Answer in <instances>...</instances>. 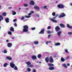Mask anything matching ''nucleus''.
<instances>
[{
    "label": "nucleus",
    "instance_id": "f257e3e1",
    "mask_svg": "<svg viewBox=\"0 0 72 72\" xmlns=\"http://www.w3.org/2000/svg\"><path fill=\"white\" fill-rule=\"evenodd\" d=\"M23 32H27L28 31V26L27 25H25L23 26Z\"/></svg>",
    "mask_w": 72,
    "mask_h": 72
},
{
    "label": "nucleus",
    "instance_id": "f03ea898",
    "mask_svg": "<svg viewBox=\"0 0 72 72\" xmlns=\"http://www.w3.org/2000/svg\"><path fill=\"white\" fill-rule=\"evenodd\" d=\"M25 63L27 65V66L28 67H31V68H32V67H33V65L31 64V63L30 62L28 61L27 62H26Z\"/></svg>",
    "mask_w": 72,
    "mask_h": 72
},
{
    "label": "nucleus",
    "instance_id": "7ed1b4c3",
    "mask_svg": "<svg viewBox=\"0 0 72 72\" xmlns=\"http://www.w3.org/2000/svg\"><path fill=\"white\" fill-rule=\"evenodd\" d=\"M57 6L60 9H63L64 8V6L62 4H59L57 5Z\"/></svg>",
    "mask_w": 72,
    "mask_h": 72
},
{
    "label": "nucleus",
    "instance_id": "20e7f679",
    "mask_svg": "<svg viewBox=\"0 0 72 72\" xmlns=\"http://www.w3.org/2000/svg\"><path fill=\"white\" fill-rule=\"evenodd\" d=\"M66 14H64V13H61L60 14V15H59V18H62L63 17H65Z\"/></svg>",
    "mask_w": 72,
    "mask_h": 72
},
{
    "label": "nucleus",
    "instance_id": "39448f33",
    "mask_svg": "<svg viewBox=\"0 0 72 72\" xmlns=\"http://www.w3.org/2000/svg\"><path fill=\"white\" fill-rule=\"evenodd\" d=\"M60 30V27H59L58 26H57L55 28V30L56 32H59Z\"/></svg>",
    "mask_w": 72,
    "mask_h": 72
},
{
    "label": "nucleus",
    "instance_id": "423d86ee",
    "mask_svg": "<svg viewBox=\"0 0 72 72\" xmlns=\"http://www.w3.org/2000/svg\"><path fill=\"white\" fill-rule=\"evenodd\" d=\"M10 66L12 68H13L15 67V64H14L13 62H12L10 63Z\"/></svg>",
    "mask_w": 72,
    "mask_h": 72
},
{
    "label": "nucleus",
    "instance_id": "0eeeda50",
    "mask_svg": "<svg viewBox=\"0 0 72 72\" xmlns=\"http://www.w3.org/2000/svg\"><path fill=\"white\" fill-rule=\"evenodd\" d=\"M49 61L51 63H53L54 62V60H53V58L52 56H50V57Z\"/></svg>",
    "mask_w": 72,
    "mask_h": 72
},
{
    "label": "nucleus",
    "instance_id": "6e6552de",
    "mask_svg": "<svg viewBox=\"0 0 72 72\" xmlns=\"http://www.w3.org/2000/svg\"><path fill=\"white\" fill-rule=\"evenodd\" d=\"M45 29H42V30H41L39 33V34H44Z\"/></svg>",
    "mask_w": 72,
    "mask_h": 72
},
{
    "label": "nucleus",
    "instance_id": "1a4fd4ad",
    "mask_svg": "<svg viewBox=\"0 0 72 72\" xmlns=\"http://www.w3.org/2000/svg\"><path fill=\"white\" fill-rule=\"evenodd\" d=\"M35 4V2L33 1H31L30 2V5H34Z\"/></svg>",
    "mask_w": 72,
    "mask_h": 72
},
{
    "label": "nucleus",
    "instance_id": "9d476101",
    "mask_svg": "<svg viewBox=\"0 0 72 72\" xmlns=\"http://www.w3.org/2000/svg\"><path fill=\"white\" fill-rule=\"evenodd\" d=\"M12 46V44L11 43H8L7 44V46L8 48H11Z\"/></svg>",
    "mask_w": 72,
    "mask_h": 72
},
{
    "label": "nucleus",
    "instance_id": "9b49d317",
    "mask_svg": "<svg viewBox=\"0 0 72 72\" xmlns=\"http://www.w3.org/2000/svg\"><path fill=\"white\" fill-rule=\"evenodd\" d=\"M60 26L61 27V28H65V25L61 23L60 24Z\"/></svg>",
    "mask_w": 72,
    "mask_h": 72
},
{
    "label": "nucleus",
    "instance_id": "f8f14e48",
    "mask_svg": "<svg viewBox=\"0 0 72 72\" xmlns=\"http://www.w3.org/2000/svg\"><path fill=\"white\" fill-rule=\"evenodd\" d=\"M34 9H35V10H38L39 9H40V8L36 6H34Z\"/></svg>",
    "mask_w": 72,
    "mask_h": 72
},
{
    "label": "nucleus",
    "instance_id": "ddd939ff",
    "mask_svg": "<svg viewBox=\"0 0 72 72\" xmlns=\"http://www.w3.org/2000/svg\"><path fill=\"white\" fill-rule=\"evenodd\" d=\"M10 31H12V32H14V29L13 27H11L10 28Z\"/></svg>",
    "mask_w": 72,
    "mask_h": 72
},
{
    "label": "nucleus",
    "instance_id": "4468645a",
    "mask_svg": "<svg viewBox=\"0 0 72 72\" xmlns=\"http://www.w3.org/2000/svg\"><path fill=\"white\" fill-rule=\"evenodd\" d=\"M49 70H53L54 69V68L52 66L49 68Z\"/></svg>",
    "mask_w": 72,
    "mask_h": 72
},
{
    "label": "nucleus",
    "instance_id": "2eb2a0df",
    "mask_svg": "<svg viewBox=\"0 0 72 72\" xmlns=\"http://www.w3.org/2000/svg\"><path fill=\"white\" fill-rule=\"evenodd\" d=\"M9 19L8 18V17L6 19H5V21L6 22V23H8L9 22Z\"/></svg>",
    "mask_w": 72,
    "mask_h": 72
},
{
    "label": "nucleus",
    "instance_id": "dca6fc26",
    "mask_svg": "<svg viewBox=\"0 0 72 72\" xmlns=\"http://www.w3.org/2000/svg\"><path fill=\"white\" fill-rule=\"evenodd\" d=\"M48 66L49 67H53L54 65L53 64H48Z\"/></svg>",
    "mask_w": 72,
    "mask_h": 72
},
{
    "label": "nucleus",
    "instance_id": "f3484780",
    "mask_svg": "<svg viewBox=\"0 0 72 72\" xmlns=\"http://www.w3.org/2000/svg\"><path fill=\"white\" fill-rule=\"evenodd\" d=\"M45 60L46 61V62L47 63H48L49 62V58L48 57H46V58L45 59Z\"/></svg>",
    "mask_w": 72,
    "mask_h": 72
},
{
    "label": "nucleus",
    "instance_id": "a211bd4d",
    "mask_svg": "<svg viewBox=\"0 0 72 72\" xmlns=\"http://www.w3.org/2000/svg\"><path fill=\"white\" fill-rule=\"evenodd\" d=\"M4 18H3V17L2 15H0V21H1V20H3Z\"/></svg>",
    "mask_w": 72,
    "mask_h": 72
},
{
    "label": "nucleus",
    "instance_id": "6ab92c4d",
    "mask_svg": "<svg viewBox=\"0 0 72 72\" xmlns=\"http://www.w3.org/2000/svg\"><path fill=\"white\" fill-rule=\"evenodd\" d=\"M33 43L35 45H37V44H38L39 42L37 41H35L33 42Z\"/></svg>",
    "mask_w": 72,
    "mask_h": 72
},
{
    "label": "nucleus",
    "instance_id": "aec40b11",
    "mask_svg": "<svg viewBox=\"0 0 72 72\" xmlns=\"http://www.w3.org/2000/svg\"><path fill=\"white\" fill-rule=\"evenodd\" d=\"M61 61L64 62L65 61V59L63 57H62L61 58Z\"/></svg>",
    "mask_w": 72,
    "mask_h": 72
},
{
    "label": "nucleus",
    "instance_id": "412c9836",
    "mask_svg": "<svg viewBox=\"0 0 72 72\" xmlns=\"http://www.w3.org/2000/svg\"><path fill=\"white\" fill-rule=\"evenodd\" d=\"M32 59H37V57H36V56L33 55L32 56Z\"/></svg>",
    "mask_w": 72,
    "mask_h": 72
},
{
    "label": "nucleus",
    "instance_id": "4be33fe9",
    "mask_svg": "<svg viewBox=\"0 0 72 72\" xmlns=\"http://www.w3.org/2000/svg\"><path fill=\"white\" fill-rule=\"evenodd\" d=\"M67 27H68V28H70L71 29H72V26H70L69 24H67Z\"/></svg>",
    "mask_w": 72,
    "mask_h": 72
},
{
    "label": "nucleus",
    "instance_id": "5701e85b",
    "mask_svg": "<svg viewBox=\"0 0 72 72\" xmlns=\"http://www.w3.org/2000/svg\"><path fill=\"white\" fill-rule=\"evenodd\" d=\"M6 58L7 59H8V60H12V57H7Z\"/></svg>",
    "mask_w": 72,
    "mask_h": 72
},
{
    "label": "nucleus",
    "instance_id": "b1692460",
    "mask_svg": "<svg viewBox=\"0 0 72 72\" xmlns=\"http://www.w3.org/2000/svg\"><path fill=\"white\" fill-rule=\"evenodd\" d=\"M51 21H53V22H54L55 23H57L58 21L57 20H54L53 19H51Z\"/></svg>",
    "mask_w": 72,
    "mask_h": 72
},
{
    "label": "nucleus",
    "instance_id": "393cba45",
    "mask_svg": "<svg viewBox=\"0 0 72 72\" xmlns=\"http://www.w3.org/2000/svg\"><path fill=\"white\" fill-rule=\"evenodd\" d=\"M62 31H59L57 32V35L58 36H60V34L62 33Z\"/></svg>",
    "mask_w": 72,
    "mask_h": 72
},
{
    "label": "nucleus",
    "instance_id": "a878e982",
    "mask_svg": "<svg viewBox=\"0 0 72 72\" xmlns=\"http://www.w3.org/2000/svg\"><path fill=\"white\" fill-rule=\"evenodd\" d=\"M62 66H64L65 68H67V65L66 64H63Z\"/></svg>",
    "mask_w": 72,
    "mask_h": 72
},
{
    "label": "nucleus",
    "instance_id": "bb28decb",
    "mask_svg": "<svg viewBox=\"0 0 72 72\" xmlns=\"http://www.w3.org/2000/svg\"><path fill=\"white\" fill-rule=\"evenodd\" d=\"M2 15L4 16L6 15V12H3L2 13Z\"/></svg>",
    "mask_w": 72,
    "mask_h": 72
},
{
    "label": "nucleus",
    "instance_id": "cd10ccee",
    "mask_svg": "<svg viewBox=\"0 0 72 72\" xmlns=\"http://www.w3.org/2000/svg\"><path fill=\"white\" fill-rule=\"evenodd\" d=\"M60 45V43L59 42H58L56 43L55 45L56 46H58V45Z\"/></svg>",
    "mask_w": 72,
    "mask_h": 72
},
{
    "label": "nucleus",
    "instance_id": "c85d7f7f",
    "mask_svg": "<svg viewBox=\"0 0 72 72\" xmlns=\"http://www.w3.org/2000/svg\"><path fill=\"white\" fill-rule=\"evenodd\" d=\"M41 57H42L41 55L40 54H39L37 55V57L38 58H41Z\"/></svg>",
    "mask_w": 72,
    "mask_h": 72
},
{
    "label": "nucleus",
    "instance_id": "c756f323",
    "mask_svg": "<svg viewBox=\"0 0 72 72\" xmlns=\"http://www.w3.org/2000/svg\"><path fill=\"white\" fill-rule=\"evenodd\" d=\"M12 12H13V13H12L13 15H15V14H16V12L14 11H12Z\"/></svg>",
    "mask_w": 72,
    "mask_h": 72
},
{
    "label": "nucleus",
    "instance_id": "7c9ffc66",
    "mask_svg": "<svg viewBox=\"0 0 72 72\" xmlns=\"http://www.w3.org/2000/svg\"><path fill=\"white\" fill-rule=\"evenodd\" d=\"M8 34H9V35H11L12 34V32L10 31L8 32Z\"/></svg>",
    "mask_w": 72,
    "mask_h": 72
},
{
    "label": "nucleus",
    "instance_id": "2f4dec72",
    "mask_svg": "<svg viewBox=\"0 0 72 72\" xmlns=\"http://www.w3.org/2000/svg\"><path fill=\"white\" fill-rule=\"evenodd\" d=\"M64 51L66 53H69V52H68V50L67 49H65L64 50Z\"/></svg>",
    "mask_w": 72,
    "mask_h": 72
},
{
    "label": "nucleus",
    "instance_id": "473e14b6",
    "mask_svg": "<svg viewBox=\"0 0 72 72\" xmlns=\"http://www.w3.org/2000/svg\"><path fill=\"white\" fill-rule=\"evenodd\" d=\"M14 69L15 70H18V68H17V66H15V67L14 68Z\"/></svg>",
    "mask_w": 72,
    "mask_h": 72
},
{
    "label": "nucleus",
    "instance_id": "72a5a7b5",
    "mask_svg": "<svg viewBox=\"0 0 72 72\" xmlns=\"http://www.w3.org/2000/svg\"><path fill=\"white\" fill-rule=\"evenodd\" d=\"M31 29L33 31V30H36V28L35 27L32 28H31Z\"/></svg>",
    "mask_w": 72,
    "mask_h": 72
},
{
    "label": "nucleus",
    "instance_id": "f704fd0d",
    "mask_svg": "<svg viewBox=\"0 0 72 72\" xmlns=\"http://www.w3.org/2000/svg\"><path fill=\"white\" fill-rule=\"evenodd\" d=\"M3 53H7V51L6 50H5L3 51Z\"/></svg>",
    "mask_w": 72,
    "mask_h": 72
},
{
    "label": "nucleus",
    "instance_id": "c9c22d12",
    "mask_svg": "<svg viewBox=\"0 0 72 72\" xmlns=\"http://www.w3.org/2000/svg\"><path fill=\"white\" fill-rule=\"evenodd\" d=\"M25 17L27 18H30L31 17V16H25Z\"/></svg>",
    "mask_w": 72,
    "mask_h": 72
},
{
    "label": "nucleus",
    "instance_id": "e433bc0d",
    "mask_svg": "<svg viewBox=\"0 0 72 72\" xmlns=\"http://www.w3.org/2000/svg\"><path fill=\"white\" fill-rule=\"evenodd\" d=\"M8 65V64L7 63H6L4 64V67H5L6 66Z\"/></svg>",
    "mask_w": 72,
    "mask_h": 72
},
{
    "label": "nucleus",
    "instance_id": "4c0bfd02",
    "mask_svg": "<svg viewBox=\"0 0 72 72\" xmlns=\"http://www.w3.org/2000/svg\"><path fill=\"white\" fill-rule=\"evenodd\" d=\"M24 6L25 7H27L28 6V5L27 4H24Z\"/></svg>",
    "mask_w": 72,
    "mask_h": 72
},
{
    "label": "nucleus",
    "instance_id": "58836bf2",
    "mask_svg": "<svg viewBox=\"0 0 72 72\" xmlns=\"http://www.w3.org/2000/svg\"><path fill=\"white\" fill-rule=\"evenodd\" d=\"M47 33H51V32H50V31L48 30L47 31Z\"/></svg>",
    "mask_w": 72,
    "mask_h": 72
},
{
    "label": "nucleus",
    "instance_id": "ea45409f",
    "mask_svg": "<svg viewBox=\"0 0 72 72\" xmlns=\"http://www.w3.org/2000/svg\"><path fill=\"white\" fill-rule=\"evenodd\" d=\"M52 15L53 16H55V13L54 12H53Z\"/></svg>",
    "mask_w": 72,
    "mask_h": 72
},
{
    "label": "nucleus",
    "instance_id": "a19ab883",
    "mask_svg": "<svg viewBox=\"0 0 72 72\" xmlns=\"http://www.w3.org/2000/svg\"><path fill=\"white\" fill-rule=\"evenodd\" d=\"M27 70L29 72H30V71H31V69H30V68H27Z\"/></svg>",
    "mask_w": 72,
    "mask_h": 72
},
{
    "label": "nucleus",
    "instance_id": "79ce46f5",
    "mask_svg": "<svg viewBox=\"0 0 72 72\" xmlns=\"http://www.w3.org/2000/svg\"><path fill=\"white\" fill-rule=\"evenodd\" d=\"M69 57H67L65 59V60H67V59H69Z\"/></svg>",
    "mask_w": 72,
    "mask_h": 72
},
{
    "label": "nucleus",
    "instance_id": "37998d69",
    "mask_svg": "<svg viewBox=\"0 0 72 72\" xmlns=\"http://www.w3.org/2000/svg\"><path fill=\"white\" fill-rule=\"evenodd\" d=\"M50 42H51L50 41V42H46V44H47V45H48V43H50Z\"/></svg>",
    "mask_w": 72,
    "mask_h": 72
},
{
    "label": "nucleus",
    "instance_id": "c03bdc74",
    "mask_svg": "<svg viewBox=\"0 0 72 72\" xmlns=\"http://www.w3.org/2000/svg\"><path fill=\"white\" fill-rule=\"evenodd\" d=\"M51 28V26H49L48 28V30H49V29H50Z\"/></svg>",
    "mask_w": 72,
    "mask_h": 72
},
{
    "label": "nucleus",
    "instance_id": "a18cd8bd",
    "mask_svg": "<svg viewBox=\"0 0 72 72\" xmlns=\"http://www.w3.org/2000/svg\"><path fill=\"white\" fill-rule=\"evenodd\" d=\"M24 19V17L23 16H22L21 17V20H23Z\"/></svg>",
    "mask_w": 72,
    "mask_h": 72
},
{
    "label": "nucleus",
    "instance_id": "49530a36",
    "mask_svg": "<svg viewBox=\"0 0 72 72\" xmlns=\"http://www.w3.org/2000/svg\"><path fill=\"white\" fill-rule=\"evenodd\" d=\"M44 9H48V8H47V6H44Z\"/></svg>",
    "mask_w": 72,
    "mask_h": 72
},
{
    "label": "nucleus",
    "instance_id": "de8ad7c7",
    "mask_svg": "<svg viewBox=\"0 0 72 72\" xmlns=\"http://www.w3.org/2000/svg\"><path fill=\"white\" fill-rule=\"evenodd\" d=\"M72 32H68V34L69 35L72 34Z\"/></svg>",
    "mask_w": 72,
    "mask_h": 72
},
{
    "label": "nucleus",
    "instance_id": "09e8293b",
    "mask_svg": "<svg viewBox=\"0 0 72 72\" xmlns=\"http://www.w3.org/2000/svg\"><path fill=\"white\" fill-rule=\"evenodd\" d=\"M14 25L15 27H17V23H15L14 24Z\"/></svg>",
    "mask_w": 72,
    "mask_h": 72
},
{
    "label": "nucleus",
    "instance_id": "8fccbe9b",
    "mask_svg": "<svg viewBox=\"0 0 72 72\" xmlns=\"http://www.w3.org/2000/svg\"><path fill=\"white\" fill-rule=\"evenodd\" d=\"M51 36V35H49L48 36V39H49V38H50V36Z\"/></svg>",
    "mask_w": 72,
    "mask_h": 72
},
{
    "label": "nucleus",
    "instance_id": "3c124183",
    "mask_svg": "<svg viewBox=\"0 0 72 72\" xmlns=\"http://www.w3.org/2000/svg\"><path fill=\"white\" fill-rule=\"evenodd\" d=\"M30 13H31L32 14L34 13V11H31L30 12Z\"/></svg>",
    "mask_w": 72,
    "mask_h": 72
},
{
    "label": "nucleus",
    "instance_id": "603ef678",
    "mask_svg": "<svg viewBox=\"0 0 72 72\" xmlns=\"http://www.w3.org/2000/svg\"><path fill=\"white\" fill-rule=\"evenodd\" d=\"M53 58H56V57H57V55H55L53 56Z\"/></svg>",
    "mask_w": 72,
    "mask_h": 72
},
{
    "label": "nucleus",
    "instance_id": "864d4df0",
    "mask_svg": "<svg viewBox=\"0 0 72 72\" xmlns=\"http://www.w3.org/2000/svg\"><path fill=\"white\" fill-rule=\"evenodd\" d=\"M33 72H36V70H35V69H33Z\"/></svg>",
    "mask_w": 72,
    "mask_h": 72
},
{
    "label": "nucleus",
    "instance_id": "5fc2aeb1",
    "mask_svg": "<svg viewBox=\"0 0 72 72\" xmlns=\"http://www.w3.org/2000/svg\"><path fill=\"white\" fill-rule=\"evenodd\" d=\"M67 66H69L70 65V64H69V63H68L67 64Z\"/></svg>",
    "mask_w": 72,
    "mask_h": 72
},
{
    "label": "nucleus",
    "instance_id": "6e6d98bb",
    "mask_svg": "<svg viewBox=\"0 0 72 72\" xmlns=\"http://www.w3.org/2000/svg\"><path fill=\"white\" fill-rule=\"evenodd\" d=\"M12 8V7H8V9H11Z\"/></svg>",
    "mask_w": 72,
    "mask_h": 72
},
{
    "label": "nucleus",
    "instance_id": "4d7b16f0",
    "mask_svg": "<svg viewBox=\"0 0 72 72\" xmlns=\"http://www.w3.org/2000/svg\"><path fill=\"white\" fill-rule=\"evenodd\" d=\"M32 14H31V13H29L28 14V15H29V16H30V15H31Z\"/></svg>",
    "mask_w": 72,
    "mask_h": 72
},
{
    "label": "nucleus",
    "instance_id": "13d9d810",
    "mask_svg": "<svg viewBox=\"0 0 72 72\" xmlns=\"http://www.w3.org/2000/svg\"><path fill=\"white\" fill-rule=\"evenodd\" d=\"M15 21H16V19H14L13 21L14 22H15Z\"/></svg>",
    "mask_w": 72,
    "mask_h": 72
},
{
    "label": "nucleus",
    "instance_id": "bf43d9fd",
    "mask_svg": "<svg viewBox=\"0 0 72 72\" xmlns=\"http://www.w3.org/2000/svg\"><path fill=\"white\" fill-rule=\"evenodd\" d=\"M36 15L37 16V17H39V15L38 14H36Z\"/></svg>",
    "mask_w": 72,
    "mask_h": 72
},
{
    "label": "nucleus",
    "instance_id": "052dcab7",
    "mask_svg": "<svg viewBox=\"0 0 72 72\" xmlns=\"http://www.w3.org/2000/svg\"><path fill=\"white\" fill-rule=\"evenodd\" d=\"M56 17H53V19H55V18H56Z\"/></svg>",
    "mask_w": 72,
    "mask_h": 72
},
{
    "label": "nucleus",
    "instance_id": "680f3d73",
    "mask_svg": "<svg viewBox=\"0 0 72 72\" xmlns=\"http://www.w3.org/2000/svg\"><path fill=\"white\" fill-rule=\"evenodd\" d=\"M58 14H57V15H56L55 17H57L58 16Z\"/></svg>",
    "mask_w": 72,
    "mask_h": 72
},
{
    "label": "nucleus",
    "instance_id": "e2e57ef3",
    "mask_svg": "<svg viewBox=\"0 0 72 72\" xmlns=\"http://www.w3.org/2000/svg\"><path fill=\"white\" fill-rule=\"evenodd\" d=\"M70 5L72 6V3H70Z\"/></svg>",
    "mask_w": 72,
    "mask_h": 72
},
{
    "label": "nucleus",
    "instance_id": "0e129e2a",
    "mask_svg": "<svg viewBox=\"0 0 72 72\" xmlns=\"http://www.w3.org/2000/svg\"><path fill=\"white\" fill-rule=\"evenodd\" d=\"M6 42H9V40H6Z\"/></svg>",
    "mask_w": 72,
    "mask_h": 72
},
{
    "label": "nucleus",
    "instance_id": "69168bd1",
    "mask_svg": "<svg viewBox=\"0 0 72 72\" xmlns=\"http://www.w3.org/2000/svg\"><path fill=\"white\" fill-rule=\"evenodd\" d=\"M21 8H19V10H21Z\"/></svg>",
    "mask_w": 72,
    "mask_h": 72
},
{
    "label": "nucleus",
    "instance_id": "338daca9",
    "mask_svg": "<svg viewBox=\"0 0 72 72\" xmlns=\"http://www.w3.org/2000/svg\"><path fill=\"white\" fill-rule=\"evenodd\" d=\"M12 39H14V37H12Z\"/></svg>",
    "mask_w": 72,
    "mask_h": 72
},
{
    "label": "nucleus",
    "instance_id": "774afa93",
    "mask_svg": "<svg viewBox=\"0 0 72 72\" xmlns=\"http://www.w3.org/2000/svg\"><path fill=\"white\" fill-rule=\"evenodd\" d=\"M58 3V2L57 1L56 2V3Z\"/></svg>",
    "mask_w": 72,
    "mask_h": 72
}]
</instances>
